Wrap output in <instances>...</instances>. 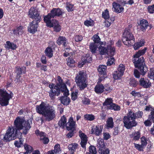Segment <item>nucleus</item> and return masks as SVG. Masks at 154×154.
<instances>
[{"label": "nucleus", "instance_id": "nucleus-32", "mask_svg": "<svg viewBox=\"0 0 154 154\" xmlns=\"http://www.w3.org/2000/svg\"><path fill=\"white\" fill-rule=\"evenodd\" d=\"M66 122L67 119L65 116H63L61 117L60 119L58 122V125L60 127H62L63 129L65 127H66Z\"/></svg>", "mask_w": 154, "mask_h": 154}, {"label": "nucleus", "instance_id": "nucleus-24", "mask_svg": "<svg viewBox=\"0 0 154 154\" xmlns=\"http://www.w3.org/2000/svg\"><path fill=\"white\" fill-rule=\"evenodd\" d=\"M138 25L140 26V30L145 32L147 29L149 23L147 21L144 19H142L140 20L139 23H138Z\"/></svg>", "mask_w": 154, "mask_h": 154}, {"label": "nucleus", "instance_id": "nucleus-46", "mask_svg": "<svg viewBox=\"0 0 154 154\" xmlns=\"http://www.w3.org/2000/svg\"><path fill=\"white\" fill-rule=\"evenodd\" d=\"M75 61L73 59L69 58L67 64L69 67L73 68L75 66Z\"/></svg>", "mask_w": 154, "mask_h": 154}, {"label": "nucleus", "instance_id": "nucleus-52", "mask_svg": "<svg viewBox=\"0 0 154 154\" xmlns=\"http://www.w3.org/2000/svg\"><path fill=\"white\" fill-rule=\"evenodd\" d=\"M148 77L151 79L154 80V67L150 69V71L148 73Z\"/></svg>", "mask_w": 154, "mask_h": 154}, {"label": "nucleus", "instance_id": "nucleus-2", "mask_svg": "<svg viewBox=\"0 0 154 154\" xmlns=\"http://www.w3.org/2000/svg\"><path fill=\"white\" fill-rule=\"evenodd\" d=\"M143 115L142 111H138L136 113L129 109L126 116L123 119V122L124 126L127 129H131L137 125L136 119L141 118Z\"/></svg>", "mask_w": 154, "mask_h": 154}, {"label": "nucleus", "instance_id": "nucleus-40", "mask_svg": "<svg viewBox=\"0 0 154 154\" xmlns=\"http://www.w3.org/2000/svg\"><path fill=\"white\" fill-rule=\"evenodd\" d=\"M66 4V8L68 12H69L74 11L75 9L74 4L70 2H67Z\"/></svg>", "mask_w": 154, "mask_h": 154}, {"label": "nucleus", "instance_id": "nucleus-60", "mask_svg": "<svg viewBox=\"0 0 154 154\" xmlns=\"http://www.w3.org/2000/svg\"><path fill=\"white\" fill-rule=\"evenodd\" d=\"M153 121L149 118V116H148V119L145 120L144 122V124L146 127H149L151 126L152 124V122Z\"/></svg>", "mask_w": 154, "mask_h": 154}, {"label": "nucleus", "instance_id": "nucleus-6", "mask_svg": "<svg viewBox=\"0 0 154 154\" xmlns=\"http://www.w3.org/2000/svg\"><path fill=\"white\" fill-rule=\"evenodd\" d=\"M13 96L14 94L12 91H10L9 94L5 89H0V105L2 106L8 105L9 100Z\"/></svg>", "mask_w": 154, "mask_h": 154}, {"label": "nucleus", "instance_id": "nucleus-63", "mask_svg": "<svg viewBox=\"0 0 154 154\" xmlns=\"http://www.w3.org/2000/svg\"><path fill=\"white\" fill-rule=\"evenodd\" d=\"M40 140L42 141V143L44 144H47L49 142V139L48 138L45 137L43 138H40Z\"/></svg>", "mask_w": 154, "mask_h": 154}, {"label": "nucleus", "instance_id": "nucleus-54", "mask_svg": "<svg viewBox=\"0 0 154 154\" xmlns=\"http://www.w3.org/2000/svg\"><path fill=\"white\" fill-rule=\"evenodd\" d=\"M104 87V91L106 92L107 93L110 92L112 89V87L108 84H106Z\"/></svg>", "mask_w": 154, "mask_h": 154}, {"label": "nucleus", "instance_id": "nucleus-57", "mask_svg": "<svg viewBox=\"0 0 154 154\" xmlns=\"http://www.w3.org/2000/svg\"><path fill=\"white\" fill-rule=\"evenodd\" d=\"M61 149L60 144L57 143L54 147V152L56 153H59L61 151Z\"/></svg>", "mask_w": 154, "mask_h": 154}, {"label": "nucleus", "instance_id": "nucleus-21", "mask_svg": "<svg viewBox=\"0 0 154 154\" xmlns=\"http://www.w3.org/2000/svg\"><path fill=\"white\" fill-rule=\"evenodd\" d=\"M139 85L143 88H147L151 85V83L148 79L141 78L139 81Z\"/></svg>", "mask_w": 154, "mask_h": 154}, {"label": "nucleus", "instance_id": "nucleus-45", "mask_svg": "<svg viewBox=\"0 0 154 154\" xmlns=\"http://www.w3.org/2000/svg\"><path fill=\"white\" fill-rule=\"evenodd\" d=\"M89 152H87L86 153H90V154H96L97 151L96 147L93 145H90L89 148Z\"/></svg>", "mask_w": 154, "mask_h": 154}, {"label": "nucleus", "instance_id": "nucleus-44", "mask_svg": "<svg viewBox=\"0 0 154 154\" xmlns=\"http://www.w3.org/2000/svg\"><path fill=\"white\" fill-rule=\"evenodd\" d=\"M84 24L87 27L92 26L94 24V22L93 20L90 19L89 20H87L85 21Z\"/></svg>", "mask_w": 154, "mask_h": 154}, {"label": "nucleus", "instance_id": "nucleus-5", "mask_svg": "<svg viewBox=\"0 0 154 154\" xmlns=\"http://www.w3.org/2000/svg\"><path fill=\"white\" fill-rule=\"evenodd\" d=\"M87 74L84 71H80L76 75L75 80L76 83L80 90H84L88 85Z\"/></svg>", "mask_w": 154, "mask_h": 154}, {"label": "nucleus", "instance_id": "nucleus-56", "mask_svg": "<svg viewBox=\"0 0 154 154\" xmlns=\"http://www.w3.org/2000/svg\"><path fill=\"white\" fill-rule=\"evenodd\" d=\"M125 70V66L123 64H120L118 68L117 71L124 74Z\"/></svg>", "mask_w": 154, "mask_h": 154}, {"label": "nucleus", "instance_id": "nucleus-37", "mask_svg": "<svg viewBox=\"0 0 154 154\" xmlns=\"http://www.w3.org/2000/svg\"><path fill=\"white\" fill-rule=\"evenodd\" d=\"M108 51L107 54L111 57H112L115 54V48L114 47H112L111 45H107Z\"/></svg>", "mask_w": 154, "mask_h": 154}, {"label": "nucleus", "instance_id": "nucleus-33", "mask_svg": "<svg viewBox=\"0 0 154 154\" xmlns=\"http://www.w3.org/2000/svg\"><path fill=\"white\" fill-rule=\"evenodd\" d=\"M151 111L150 112V114L149 115V118L153 121V122L154 123L153 126L150 130L151 134L154 136V107L151 108Z\"/></svg>", "mask_w": 154, "mask_h": 154}, {"label": "nucleus", "instance_id": "nucleus-29", "mask_svg": "<svg viewBox=\"0 0 154 154\" xmlns=\"http://www.w3.org/2000/svg\"><path fill=\"white\" fill-rule=\"evenodd\" d=\"M67 42V39L65 37L61 36L59 37L56 41L58 45H62L64 47H66V46Z\"/></svg>", "mask_w": 154, "mask_h": 154}, {"label": "nucleus", "instance_id": "nucleus-9", "mask_svg": "<svg viewBox=\"0 0 154 154\" xmlns=\"http://www.w3.org/2000/svg\"><path fill=\"white\" fill-rule=\"evenodd\" d=\"M28 16L33 20H37V21H41V16L38 9L35 6H32L29 9L28 12Z\"/></svg>", "mask_w": 154, "mask_h": 154}, {"label": "nucleus", "instance_id": "nucleus-3", "mask_svg": "<svg viewBox=\"0 0 154 154\" xmlns=\"http://www.w3.org/2000/svg\"><path fill=\"white\" fill-rule=\"evenodd\" d=\"M146 48H144L142 50H139L133 55L132 59L135 68H137L140 72L141 75H144L148 70L147 67L146 66L145 59L142 55L144 54Z\"/></svg>", "mask_w": 154, "mask_h": 154}, {"label": "nucleus", "instance_id": "nucleus-39", "mask_svg": "<svg viewBox=\"0 0 154 154\" xmlns=\"http://www.w3.org/2000/svg\"><path fill=\"white\" fill-rule=\"evenodd\" d=\"M97 146L99 148V149L105 147L106 146L103 139L101 138H99L97 140Z\"/></svg>", "mask_w": 154, "mask_h": 154}, {"label": "nucleus", "instance_id": "nucleus-28", "mask_svg": "<svg viewBox=\"0 0 154 154\" xmlns=\"http://www.w3.org/2000/svg\"><path fill=\"white\" fill-rule=\"evenodd\" d=\"M24 27L23 26H16L15 29L13 30V34L16 35H21L23 33V29Z\"/></svg>", "mask_w": 154, "mask_h": 154}, {"label": "nucleus", "instance_id": "nucleus-18", "mask_svg": "<svg viewBox=\"0 0 154 154\" xmlns=\"http://www.w3.org/2000/svg\"><path fill=\"white\" fill-rule=\"evenodd\" d=\"M64 13L62 11V9L60 8H53L49 13L51 15L52 18H54L56 17H59Z\"/></svg>", "mask_w": 154, "mask_h": 154}, {"label": "nucleus", "instance_id": "nucleus-30", "mask_svg": "<svg viewBox=\"0 0 154 154\" xmlns=\"http://www.w3.org/2000/svg\"><path fill=\"white\" fill-rule=\"evenodd\" d=\"M103 42L100 43V45L99 46L98 48L99 54L101 55H104L107 54L108 49H107V46H103Z\"/></svg>", "mask_w": 154, "mask_h": 154}, {"label": "nucleus", "instance_id": "nucleus-49", "mask_svg": "<svg viewBox=\"0 0 154 154\" xmlns=\"http://www.w3.org/2000/svg\"><path fill=\"white\" fill-rule=\"evenodd\" d=\"M144 45V43L140 41L134 43L133 47L135 50H137L140 47L143 46Z\"/></svg>", "mask_w": 154, "mask_h": 154}, {"label": "nucleus", "instance_id": "nucleus-43", "mask_svg": "<svg viewBox=\"0 0 154 154\" xmlns=\"http://www.w3.org/2000/svg\"><path fill=\"white\" fill-rule=\"evenodd\" d=\"M106 126L108 128H112L114 127L113 119L111 117L109 118L107 121Z\"/></svg>", "mask_w": 154, "mask_h": 154}, {"label": "nucleus", "instance_id": "nucleus-23", "mask_svg": "<svg viewBox=\"0 0 154 154\" xmlns=\"http://www.w3.org/2000/svg\"><path fill=\"white\" fill-rule=\"evenodd\" d=\"M103 128V125H97L91 130V134H94L96 136H99L101 135Z\"/></svg>", "mask_w": 154, "mask_h": 154}, {"label": "nucleus", "instance_id": "nucleus-64", "mask_svg": "<svg viewBox=\"0 0 154 154\" xmlns=\"http://www.w3.org/2000/svg\"><path fill=\"white\" fill-rule=\"evenodd\" d=\"M90 101H91L89 98L86 97L84 98L82 100L83 104L85 105L89 104Z\"/></svg>", "mask_w": 154, "mask_h": 154}, {"label": "nucleus", "instance_id": "nucleus-1", "mask_svg": "<svg viewBox=\"0 0 154 154\" xmlns=\"http://www.w3.org/2000/svg\"><path fill=\"white\" fill-rule=\"evenodd\" d=\"M57 81L58 82L56 84L52 83L48 85L50 88L48 92L49 96L52 100L55 99L56 96L60 95L61 93L63 92L64 96L67 97L69 94L68 92L65 91L67 89L66 86L60 75L57 76Z\"/></svg>", "mask_w": 154, "mask_h": 154}, {"label": "nucleus", "instance_id": "nucleus-51", "mask_svg": "<svg viewBox=\"0 0 154 154\" xmlns=\"http://www.w3.org/2000/svg\"><path fill=\"white\" fill-rule=\"evenodd\" d=\"M102 17L105 20H106L109 17V11L107 9H106L102 14Z\"/></svg>", "mask_w": 154, "mask_h": 154}, {"label": "nucleus", "instance_id": "nucleus-16", "mask_svg": "<svg viewBox=\"0 0 154 154\" xmlns=\"http://www.w3.org/2000/svg\"><path fill=\"white\" fill-rule=\"evenodd\" d=\"M104 80L98 79L97 84L94 88V91L97 94H100L104 91V86L101 83Z\"/></svg>", "mask_w": 154, "mask_h": 154}, {"label": "nucleus", "instance_id": "nucleus-31", "mask_svg": "<svg viewBox=\"0 0 154 154\" xmlns=\"http://www.w3.org/2000/svg\"><path fill=\"white\" fill-rule=\"evenodd\" d=\"M52 23L54 31L56 32H59L61 30V26L59 24L58 21L57 20H54Z\"/></svg>", "mask_w": 154, "mask_h": 154}, {"label": "nucleus", "instance_id": "nucleus-14", "mask_svg": "<svg viewBox=\"0 0 154 154\" xmlns=\"http://www.w3.org/2000/svg\"><path fill=\"white\" fill-rule=\"evenodd\" d=\"M79 136L81 139L80 143L81 146L84 149H86V146L88 140V137L84 133L82 132V131H79Z\"/></svg>", "mask_w": 154, "mask_h": 154}, {"label": "nucleus", "instance_id": "nucleus-61", "mask_svg": "<svg viewBox=\"0 0 154 154\" xmlns=\"http://www.w3.org/2000/svg\"><path fill=\"white\" fill-rule=\"evenodd\" d=\"M140 137V133L139 131H135L134 132V139L135 140H138Z\"/></svg>", "mask_w": 154, "mask_h": 154}, {"label": "nucleus", "instance_id": "nucleus-4", "mask_svg": "<svg viewBox=\"0 0 154 154\" xmlns=\"http://www.w3.org/2000/svg\"><path fill=\"white\" fill-rule=\"evenodd\" d=\"M23 119L19 117L16 118L14 121V126L11 128L9 127L3 137V140L6 142H9L12 139V136L16 137L20 130L23 129Z\"/></svg>", "mask_w": 154, "mask_h": 154}, {"label": "nucleus", "instance_id": "nucleus-11", "mask_svg": "<svg viewBox=\"0 0 154 154\" xmlns=\"http://www.w3.org/2000/svg\"><path fill=\"white\" fill-rule=\"evenodd\" d=\"M97 70L99 72V78L98 79L104 80L105 78H107L106 66L100 65L99 66Z\"/></svg>", "mask_w": 154, "mask_h": 154}, {"label": "nucleus", "instance_id": "nucleus-53", "mask_svg": "<svg viewBox=\"0 0 154 154\" xmlns=\"http://www.w3.org/2000/svg\"><path fill=\"white\" fill-rule=\"evenodd\" d=\"M92 39L94 42V43H98L100 42V38L99 36L97 34L94 35L92 37Z\"/></svg>", "mask_w": 154, "mask_h": 154}, {"label": "nucleus", "instance_id": "nucleus-35", "mask_svg": "<svg viewBox=\"0 0 154 154\" xmlns=\"http://www.w3.org/2000/svg\"><path fill=\"white\" fill-rule=\"evenodd\" d=\"M6 43V45H5V48L7 49L15 50L17 48L16 44L13 42H11L10 41H7Z\"/></svg>", "mask_w": 154, "mask_h": 154}, {"label": "nucleus", "instance_id": "nucleus-17", "mask_svg": "<svg viewBox=\"0 0 154 154\" xmlns=\"http://www.w3.org/2000/svg\"><path fill=\"white\" fill-rule=\"evenodd\" d=\"M48 108L44 102H42L39 105L36 106V111L38 113L44 116Z\"/></svg>", "mask_w": 154, "mask_h": 154}, {"label": "nucleus", "instance_id": "nucleus-10", "mask_svg": "<svg viewBox=\"0 0 154 154\" xmlns=\"http://www.w3.org/2000/svg\"><path fill=\"white\" fill-rule=\"evenodd\" d=\"M44 116L48 121L53 119L56 116V112L54 107L52 106L48 107Z\"/></svg>", "mask_w": 154, "mask_h": 154}, {"label": "nucleus", "instance_id": "nucleus-8", "mask_svg": "<svg viewBox=\"0 0 154 154\" xmlns=\"http://www.w3.org/2000/svg\"><path fill=\"white\" fill-rule=\"evenodd\" d=\"M113 100L111 98H107L103 103V106H106V108L108 110H114L115 111L120 110V107L118 105L113 103Z\"/></svg>", "mask_w": 154, "mask_h": 154}, {"label": "nucleus", "instance_id": "nucleus-20", "mask_svg": "<svg viewBox=\"0 0 154 154\" xmlns=\"http://www.w3.org/2000/svg\"><path fill=\"white\" fill-rule=\"evenodd\" d=\"M22 133L20 132H18V134H17L16 136L14 137L12 136V140L17 137L19 138L18 140H16L14 143V145L16 147L18 148L21 147V146L23 145V140L22 139Z\"/></svg>", "mask_w": 154, "mask_h": 154}, {"label": "nucleus", "instance_id": "nucleus-42", "mask_svg": "<svg viewBox=\"0 0 154 154\" xmlns=\"http://www.w3.org/2000/svg\"><path fill=\"white\" fill-rule=\"evenodd\" d=\"M84 119L86 121H92L94 120L95 117L92 114H86L84 115Z\"/></svg>", "mask_w": 154, "mask_h": 154}, {"label": "nucleus", "instance_id": "nucleus-13", "mask_svg": "<svg viewBox=\"0 0 154 154\" xmlns=\"http://www.w3.org/2000/svg\"><path fill=\"white\" fill-rule=\"evenodd\" d=\"M16 80L17 82H20V78L21 77V75L22 73L25 74L26 72V67L25 66H23L20 67V66L16 67Z\"/></svg>", "mask_w": 154, "mask_h": 154}, {"label": "nucleus", "instance_id": "nucleus-48", "mask_svg": "<svg viewBox=\"0 0 154 154\" xmlns=\"http://www.w3.org/2000/svg\"><path fill=\"white\" fill-rule=\"evenodd\" d=\"M24 149L26 150L25 152H27V153L30 154L32 152L33 149L31 146L25 144L24 145Z\"/></svg>", "mask_w": 154, "mask_h": 154}, {"label": "nucleus", "instance_id": "nucleus-59", "mask_svg": "<svg viewBox=\"0 0 154 154\" xmlns=\"http://www.w3.org/2000/svg\"><path fill=\"white\" fill-rule=\"evenodd\" d=\"M134 147L139 151H143V149L144 147L141 144L140 145L139 144H137L135 143H134Z\"/></svg>", "mask_w": 154, "mask_h": 154}, {"label": "nucleus", "instance_id": "nucleus-62", "mask_svg": "<svg viewBox=\"0 0 154 154\" xmlns=\"http://www.w3.org/2000/svg\"><path fill=\"white\" fill-rule=\"evenodd\" d=\"M115 61V59L113 57H111L109 59L106 63L107 66H110L112 65L114 63Z\"/></svg>", "mask_w": 154, "mask_h": 154}, {"label": "nucleus", "instance_id": "nucleus-26", "mask_svg": "<svg viewBox=\"0 0 154 154\" xmlns=\"http://www.w3.org/2000/svg\"><path fill=\"white\" fill-rule=\"evenodd\" d=\"M51 45V46L47 47L45 51V55L49 58H51L53 56L54 51L52 48H54L55 44L54 42H52Z\"/></svg>", "mask_w": 154, "mask_h": 154}, {"label": "nucleus", "instance_id": "nucleus-27", "mask_svg": "<svg viewBox=\"0 0 154 154\" xmlns=\"http://www.w3.org/2000/svg\"><path fill=\"white\" fill-rule=\"evenodd\" d=\"M112 8L114 9V11L117 13L123 12L124 10L123 7H121L120 4L114 2L112 3Z\"/></svg>", "mask_w": 154, "mask_h": 154}, {"label": "nucleus", "instance_id": "nucleus-41", "mask_svg": "<svg viewBox=\"0 0 154 154\" xmlns=\"http://www.w3.org/2000/svg\"><path fill=\"white\" fill-rule=\"evenodd\" d=\"M97 45L95 43L92 42L90 44L89 48L91 51L92 54H94L96 52V51L97 50Z\"/></svg>", "mask_w": 154, "mask_h": 154}, {"label": "nucleus", "instance_id": "nucleus-50", "mask_svg": "<svg viewBox=\"0 0 154 154\" xmlns=\"http://www.w3.org/2000/svg\"><path fill=\"white\" fill-rule=\"evenodd\" d=\"M99 154H109V149L105 147L98 150Z\"/></svg>", "mask_w": 154, "mask_h": 154}, {"label": "nucleus", "instance_id": "nucleus-36", "mask_svg": "<svg viewBox=\"0 0 154 154\" xmlns=\"http://www.w3.org/2000/svg\"><path fill=\"white\" fill-rule=\"evenodd\" d=\"M60 100L61 103L64 105H68L70 102V99L68 97L62 96L60 97Z\"/></svg>", "mask_w": 154, "mask_h": 154}, {"label": "nucleus", "instance_id": "nucleus-38", "mask_svg": "<svg viewBox=\"0 0 154 154\" xmlns=\"http://www.w3.org/2000/svg\"><path fill=\"white\" fill-rule=\"evenodd\" d=\"M123 74L122 73L117 71H115L112 74V77L114 80L120 79Z\"/></svg>", "mask_w": 154, "mask_h": 154}, {"label": "nucleus", "instance_id": "nucleus-7", "mask_svg": "<svg viewBox=\"0 0 154 154\" xmlns=\"http://www.w3.org/2000/svg\"><path fill=\"white\" fill-rule=\"evenodd\" d=\"M122 40L125 45L129 46L135 42V38L131 32L124 31Z\"/></svg>", "mask_w": 154, "mask_h": 154}, {"label": "nucleus", "instance_id": "nucleus-55", "mask_svg": "<svg viewBox=\"0 0 154 154\" xmlns=\"http://www.w3.org/2000/svg\"><path fill=\"white\" fill-rule=\"evenodd\" d=\"M140 139L141 144L143 146L145 147L147 144V139L145 137L143 136Z\"/></svg>", "mask_w": 154, "mask_h": 154}, {"label": "nucleus", "instance_id": "nucleus-15", "mask_svg": "<svg viewBox=\"0 0 154 154\" xmlns=\"http://www.w3.org/2000/svg\"><path fill=\"white\" fill-rule=\"evenodd\" d=\"M76 127V124L75 121H74L72 117H71L67 123L66 128L68 131L71 130H75Z\"/></svg>", "mask_w": 154, "mask_h": 154}, {"label": "nucleus", "instance_id": "nucleus-12", "mask_svg": "<svg viewBox=\"0 0 154 154\" xmlns=\"http://www.w3.org/2000/svg\"><path fill=\"white\" fill-rule=\"evenodd\" d=\"M40 21H37V20H33V21L30 22L29 26L28 27V30L30 33L34 34L37 31L38 23Z\"/></svg>", "mask_w": 154, "mask_h": 154}, {"label": "nucleus", "instance_id": "nucleus-34", "mask_svg": "<svg viewBox=\"0 0 154 154\" xmlns=\"http://www.w3.org/2000/svg\"><path fill=\"white\" fill-rule=\"evenodd\" d=\"M78 146V144L75 143H73L69 145L68 149L70 154H74Z\"/></svg>", "mask_w": 154, "mask_h": 154}, {"label": "nucleus", "instance_id": "nucleus-19", "mask_svg": "<svg viewBox=\"0 0 154 154\" xmlns=\"http://www.w3.org/2000/svg\"><path fill=\"white\" fill-rule=\"evenodd\" d=\"M29 122V120H26L23 119V131L22 134L24 135H26L28 133V131L31 128L30 124H32V121Z\"/></svg>", "mask_w": 154, "mask_h": 154}, {"label": "nucleus", "instance_id": "nucleus-25", "mask_svg": "<svg viewBox=\"0 0 154 154\" xmlns=\"http://www.w3.org/2000/svg\"><path fill=\"white\" fill-rule=\"evenodd\" d=\"M92 57L88 54H84L82 57L81 64L82 66L86 63H90L92 61Z\"/></svg>", "mask_w": 154, "mask_h": 154}, {"label": "nucleus", "instance_id": "nucleus-22", "mask_svg": "<svg viewBox=\"0 0 154 154\" xmlns=\"http://www.w3.org/2000/svg\"><path fill=\"white\" fill-rule=\"evenodd\" d=\"M43 18L44 21L46 23V26L49 27H51L53 26V21L55 19L51 20V18H52V17L49 13H48L47 15L45 16Z\"/></svg>", "mask_w": 154, "mask_h": 154}, {"label": "nucleus", "instance_id": "nucleus-47", "mask_svg": "<svg viewBox=\"0 0 154 154\" xmlns=\"http://www.w3.org/2000/svg\"><path fill=\"white\" fill-rule=\"evenodd\" d=\"M138 82L134 78H131L130 79L129 84L131 87H135L138 84Z\"/></svg>", "mask_w": 154, "mask_h": 154}, {"label": "nucleus", "instance_id": "nucleus-58", "mask_svg": "<svg viewBox=\"0 0 154 154\" xmlns=\"http://www.w3.org/2000/svg\"><path fill=\"white\" fill-rule=\"evenodd\" d=\"M147 9L148 12L149 14L153 13H154V4L148 6Z\"/></svg>", "mask_w": 154, "mask_h": 154}]
</instances>
